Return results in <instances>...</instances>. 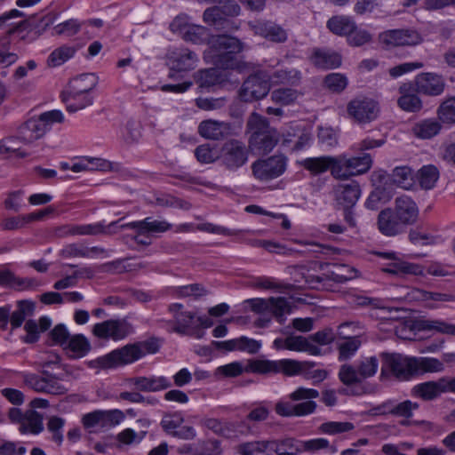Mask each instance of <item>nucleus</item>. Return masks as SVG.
<instances>
[{
  "label": "nucleus",
  "mask_w": 455,
  "mask_h": 455,
  "mask_svg": "<svg viewBox=\"0 0 455 455\" xmlns=\"http://www.w3.org/2000/svg\"><path fill=\"white\" fill-rule=\"evenodd\" d=\"M327 28L335 35L348 36L355 28V21L347 16H334L327 21Z\"/></svg>",
  "instance_id": "e433bc0d"
},
{
  "label": "nucleus",
  "mask_w": 455,
  "mask_h": 455,
  "mask_svg": "<svg viewBox=\"0 0 455 455\" xmlns=\"http://www.w3.org/2000/svg\"><path fill=\"white\" fill-rule=\"evenodd\" d=\"M313 366L314 363L299 362L292 359H283L279 361L250 360L248 362L247 371L259 374L283 372L288 376H294L303 374L307 368Z\"/></svg>",
  "instance_id": "39448f33"
},
{
  "label": "nucleus",
  "mask_w": 455,
  "mask_h": 455,
  "mask_svg": "<svg viewBox=\"0 0 455 455\" xmlns=\"http://www.w3.org/2000/svg\"><path fill=\"white\" fill-rule=\"evenodd\" d=\"M276 320L283 323L285 320V315L290 314L291 305L289 300L283 297L270 298V305L268 307Z\"/></svg>",
  "instance_id": "49530a36"
},
{
  "label": "nucleus",
  "mask_w": 455,
  "mask_h": 455,
  "mask_svg": "<svg viewBox=\"0 0 455 455\" xmlns=\"http://www.w3.org/2000/svg\"><path fill=\"white\" fill-rule=\"evenodd\" d=\"M417 179L423 189H432L439 179V171L433 164L424 165L418 171Z\"/></svg>",
  "instance_id": "79ce46f5"
},
{
  "label": "nucleus",
  "mask_w": 455,
  "mask_h": 455,
  "mask_svg": "<svg viewBox=\"0 0 455 455\" xmlns=\"http://www.w3.org/2000/svg\"><path fill=\"white\" fill-rule=\"evenodd\" d=\"M357 276V270L347 265H340L336 270L330 271L327 277L336 283H343Z\"/></svg>",
  "instance_id": "8fccbe9b"
},
{
  "label": "nucleus",
  "mask_w": 455,
  "mask_h": 455,
  "mask_svg": "<svg viewBox=\"0 0 455 455\" xmlns=\"http://www.w3.org/2000/svg\"><path fill=\"white\" fill-rule=\"evenodd\" d=\"M143 357V352L137 343L128 344L121 348L96 359L97 364L102 369L116 368L120 365L132 363Z\"/></svg>",
  "instance_id": "6e6552de"
},
{
  "label": "nucleus",
  "mask_w": 455,
  "mask_h": 455,
  "mask_svg": "<svg viewBox=\"0 0 455 455\" xmlns=\"http://www.w3.org/2000/svg\"><path fill=\"white\" fill-rule=\"evenodd\" d=\"M414 374L422 375L427 372H441L444 370V364L434 357H414Z\"/></svg>",
  "instance_id": "4c0bfd02"
},
{
  "label": "nucleus",
  "mask_w": 455,
  "mask_h": 455,
  "mask_svg": "<svg viewBox=\"0 0 455 455\" xmlns=\"http://www.w3.org/2000/svg\"><path fill=\"white\" fill-rule=\"evenodd\" d=\"M270 90L268 80L259 74L250 76L243 84L239 96L243 101L251 102L267 95Z\"/></svg>",
  "instance_id": "f3484780"
},
{
  "label": "nucleus",
  "mask_w": 455,
  "mask_h": 455,
  "mask_svg": "<svg viewBox=\"0 0 455 455\" xmlns=\"http://www.w3.org/2000/svg\"><path fill=\"white\" fill-rule=\"evenodd\" d=\"M147 431L136 433L132 428H126L117 435L116 439L121 444L131 445L139 443L145 437Z\"/></svg>",
  "instance_id": "338daca9"
},
{
  "label": "nucleus",
  "mask_w": 455,
  "mask_h": 455,
  "mask_svg": "<svg viewBox=\"0 0 455 455\" xmlns=\"http://www.w3.org/2000/svg\"><path fill=\"white\" fill-rule=\"evenodd\" d=\"M379 362L375 356L365 357L357 364L358 374L361 379H365L374 376L378 371Z\"/></svg>",
  "instance_id": "3c124183"
},
{
  "label": "nucleus",
  "mask_w": 455,
  "mask_h": 455,
  "mask_svg": "<svg viewBox=\"0 0 455 455\" xmlns=\"http://www.w3.org/2000/svg\"><path fill=\"white\" fill-rule=\"evenodd\" d=\"M168 64L172 70L188 72L194 70L198 63V55L188 48H175L167 55Z\"/></svg>",
  "instance_id": "a211bd4d"
},
{
  "label": "nucleus",
  "mask_w": 455,
  "mask_h": 455,
  "mask_svg": "<svg viewBox=\"0 0 455 455\" xmlns=\"http://www.w3.org/2000/svg\"><path fill=\"white\" fill-rule=\"evenodd\" d=\"M273 84H287L290 86H298L302 80V73L294 68H284L275 70L269 76Z\"/></svg>",
  "instance_id": "2f4dec72"
},
{
  "label": "nucleus",
  "mask_w": 455,
  "mask_h": 455,
  "mask_svg": "<svg viewBox=\"0 0 455 455\" xmlns=\"http://www.w3.org/2000/svg\"><path fill=\"white\" fill-rule=\"evenodd\" d=\"M206 36V28L203 26L189 24L181 37L193 44H201Z\"/></svg>",
  "instance_id": "bf43d9fd"
},
{
  "label": "nucleus",
  "mask_w": 455,
  "mask_h": 455,
  "mask_svg": "<svg viewBox=\"0 0 455 455\" xmlns=\"http://www.w3.org/2000/svg\"><path fill=\"white\" fill-rule=\"evenodd\" d=\"M299 164L313 176L330 171L331 175L336 180V156L324 155L307 157L299 161Z\"/></svg>",
  "instance_id": "6ab92c4d"
},
{
  "label": "nucleus",
  "mask_w": 455,
  "mask_h": 455,
  "mask_svg": "<svg viewBox=\"0 0 455 455\" xmlns=\"http://www.w3.org/2000/svg\"><path fill=\"white\" fill-rule=\"evenodd\" d=\"M80 22L76 19H70L53 28V34L58 36H72L79 32Z\"/></svg>",
  "instance_id": "4d7b16f0"
},
{
  "label": "nucleus",
  "mask_w": 455,
  "mask_h": 455,
  "mask_svg": "<svg viewBox=\"0 0 455 455\" xmlns=\"http://www.w3.org/2000/svg\"><path fill=\"white\" fill-rule=\"evenodd\" d=\"M197 132L206 140H220L232 134V127L227 122L207 119L199 124Z\"/></svg>",
  "instance_id": "412c9836"
},
{
  "label": "nucleus",
  "mask_w": 455,
  "mask_h": 455,
  "mask_svg": "<svg viewBox=\"0 0 455 455\" xmlns=\"http://www.w3.org/2000/svg\"><path fill=\"white\" fill-rule=\"evenodd\" d=\"M372 163V157L369 153L360 156L338 155L336 156V180H347L352 177L364 174L370 171Z\"/></svg>",
  "instance_id": "0eeeda50"
},
{
  "label": "nucleus",
  "mask_w": 455,
  "mask_h": 455,
  "mask_svg": "<svg viewBox=\"0 0 455 455\" xmlns=\"http://www.w3.org/2000/svg\"><path fill=\"white\" fill-rule=\"evenodd\" d=\"M133 326L126 319H109L96 323L92 334L103 339L121 340L133 333Z\"/></svg>",
  "instance_id": "9b49d317"
},
{
  "label": "nucleus",
  "mask_w": 455,
  "mask_h": 455,
  "mask_svg": "<svg viewBox=\"0 0 455 455\" xmlns=\"http://www.w3.org/2000/svg\"><path fill=\"white\" fill-rule=\"evenodd\" d=\"M288 159L283 155H274L255 161L251 164L252 174L259 181H268L283 175L287 168Z\"/></svg>",
  "instance_id": "1a4fd4ad"
},
{
  "label": "nucleus",
  "mask_w": 455,
  "mask_h": 455,
  "mask_svg": "<svg viewBox=\"0 0 455 455\" xmlns=\"http://www.w3.org/2000/svg\"><path fill=\"white\" fill-rule=\"evenodd\" d=\"M205 294L206 290L204 286L198 283L179 286L174 290V295L178 298H185L190 296L198 298Z\"/></svg>",
  "instance_id": "e2e57ef3"
},
{
  "label": "nucleus",
  "mask_w": 455,
  "mask_h": 455,
  "mask_svg": "<svg viewBox=\"0 0 455 455\" xmlns=\"http://www.w3.org/2000/svg\"><path fill=\"white\" fill-rule=\"evenodd\" d=\"M443 125L438 118H427L418 122L412 131L416 137L428 140L439 134Z\"/></svg>",
  "instance_id": "473e14b6"
},
{
  "label": "nucleus",
  "mask_w": 455,
  "mask_h": 455,
  "mask_svg": "<svg viewBox=\"0 0 455 455\" xmlns=\"http://www.w3.org/2000/svg\"><path fill=\"white\" fill-rule=\"evenodd\" d=\"M64 424L65 420L56 416L51 417L47 423V428L52 434V441L59 445H60L63 441L62 428Z\"/></svg>",
  "instance_id": "69168bd1"
},
{
  "label": "nucleus",
  "mask_w": 455,
  "mask_h": 455,
  "mask_svg": "<svg viewBox=\"0 0 455 455\" xmlns=\"http://www.w3.org/2000/svg\"><path fill=\"white\" fill-rule=\"evenodd\" d=\"M443 394L442 378L436 381L430 380L415 385L411 388V395L424 401H433Z\"/></svg>",
  "instance_id": "c756f323"
},
{
  "label": "nucleus",
  "mask_w": 455,
  "mask_h": 455,
  "mask_svg": "<svg viewBox=\"0 0 455 455\" xmlns=\"http://www.w3.org/2000/svg\"><path fill=\"white\" fill-rule=\"evenodd\" d=\"M347 111L355 122L368 124L378 118L380 107L379 102L371 98L357 97L348 102Z\"/></svg>",
  "instance_id": "9d476101"
},
{
  "label": "nucleus",
  "mask_w": 455,
  "mask_h": 455,
  "mask_svg": "<svg viewBox=\"0 0 455 455\" xmlns=\"http://www.w3.org/2000/svg\"><path fill=\"white\" fill-rule=\"evenodd\" d=\"M275 443H269V441H255L241 444L239 446V453L241 455H255L257 453L275 450Z\"/></svg>",
  "instance_id": "de8ad7c7"
},
{
  "label": "nucleus",
  "mask_w": 455,
  "mask_h": 455,
  "mask_svg": "<svg viewBox=\"0 0 455 455\" xmlns=\"http://www.w3.org/2000/svg\"><path fill=\"white\" fill-rule=\"evenodd\" d=\"M183 307L180 303H172L168 307L169 312L172 315V320H162L161 322L164 323L169 331L184 335L188 334L194 329L196 314L185 311Z\"/></svg>",
  "instance_id": "f8f14e48"
},
{
  "label": "nucleus",
  "mask_w": 455,
  "mask_h": 455,
  "mask_svg": "<svg viewBox=\"0 0 455 455\" xmlns=\"http://www.w3.org/2000/svg\"><path fill=\"white\" fill-rule=\"evenodd\" d=\"M355 428L351 422L328 421L320 425V432L327 435H337L349 432Z\"/></svg>",
  "instance_id": "603ef678"
},
{
  "label": "nucleus",
  "mask_w": 455,
  "mask_h": 455,
  "mask_svg": "<svg viewBox=\"0 0 455 455\" xmlns=\"http://www.w3.org/2000/svg\"><path fill=\"white\" fill-rule=\"evenodd\" d=\"M104 163L100 158H89L84 157L79 160L77 163H75L71 165L70 170L75 172H85V171H93L102 168Z\"/></svg>",
  "instance_id": "13d9d810"
},
{
  "label": "nucleus",
  "mask_w": 455,
  "mask_h": 455,
  "mask_svg": "<svg viewBox=\"0 0 455 455\" xmlns=\"http://www.w3.org/2000/svg\"><path fill=\"white\" fill-rule=\"evenodd\" d=\"M311 61L318 68L332 69L340 67L342 57L338 52L331 49L316 48L313 51Z\"/></svg>",
  "instance_id": "cd10ccee"
},
{
  "label": "nucleus",
  "mask_w": 455,
  "mask_h": 455,
  "mask_svg": "<svg viewBox=\"0 0 455 455\" xmlns=\"http://www.w3.org/2000/svg\"><path fill=\"white\" fill-rule=\"evenodd\" d=\"M98 77L93 74H83L70 80L67 87L74 89L76 92H86L92 94L96 88Z\"/></svg>",
  "instance_id": "a19ab883"
},
{
  "label": "nucleus",
  "mask_w": 455,
  "mask_h": 455,
  "mask_svg": "<svg viewBox=\"0 0 455 455\" xmlns=\"http://www.w3.org/2000/svg\"><path fill=\"white\" fill-rule=\"evenodd\" d=\"M172 224L166 220H153L152 218H146L142 220L132 221L121 225L120 229H136L140 234L147 233H164L172 228Z\"/></svg>",
  "instance_id": "c85d7f7f"
},
{
  "label": "nucleus",
  "mask_w": 455,
  "mask_h": 455,
  "mask_svg": "<svg viewBox=\"0 0 455 455\" xmlns=\"http://www.w3.org/2000/svg\"><path fill=\"white\" fill-rule=\"evenodd\" d=\"M249 148L258 155L271 152L279 141L278 132L271 127L264 116L253 112L248 118Z\"/></svg>",
  "instance_id": "f03ea898"
},
{
  "label": "nucleus",
  "mask_w": 455,
  "mask_h": 455,
  "mask_svg": "<svg viewBox=\"0 0 455 455\" xmlns=\"http://www.w3.org/2000/svg\"><path fill=\"white\" fill-rule=\"evenodd\" d=\"M244 48L243 43L238 38L228 35L212 36L208 41V48L204 52V59L217 68H207L195 74V81L202 89L210 88L223 82L221 71L219 68H232L235 65L234 56Z\"/></svg>",
  "instance_id": "f257e3e1"
},
{
  "label": "nucleus",
  "mask_w": 455,
  "mask_h": 455,
  "mask_svg": "<svg viewBox=\"0 0 455 455\" xmlns=\"http://www.w3.org/2000/svg\"><path fill=\"white\" fill-rule=\"evenodd\" d=\"M76 52L75 48L68 45H62L55 49L48 57L47 63L49 67H59L71 59Z\"/></svg>",
  "instance_id": "a18cd8bd"
},
{
  "label": "nucleus",
  "mask_w": 455,
  "mask_h": 455,
  "mask_svg": "<svg viewBox=\"0 0 455 455\" xmlns=\"http://www.w3.org/2000/svg\"><path fill=\"white\" fill-rule=\"evenodd\" d=\"M128 382L141 392H160L172 386L171 379L165 376H136L128 379Z\"/></svg>",
  "instance_id": "aec40b11"
},
{
  "label": "nucleus",
  "mask_w": 455,
  "mask_h": 455,
  "mask_svg": "<svg viewBox=\"0 0 455 455\" xmlns=\"http://www.w3.org/2000/svg\"><path fill=\"white\" fill-rule=\"evenodd\" d=\"M393 212L396 214L400 223L410 226L413 225L419 217V208L416 203L408 196H401L395 200Z\"/></svg>",
  "instance_id": "5701e85b"
},
{
  "label": "nucleus",
  "mask_w": 455,
  "mask_h": 455,
  "mask_svg": "<svg viewBox=\"0 0 455 455\" xmlns=\"http://www.w3.org/2000/svg\"><path fill=\"white\" fill-rule=\"evenodd\" d=\"M44 430L43 417L34 410H28L25 412L24 420L20 426L21 434L30 433L38 435Z\"/></svg>",
  "instance_id": "f704fd0d"
},
{
  "label": "nucleus",
  "mask_w": 455,
  "mask_h": 455,
  "mask_svg": "<svg viewBox=\"0 0 455 455\" xmlns=\"http://www.w3.org/2000/svg\"><path fill=\"white\" fill-rule=\"evenodd\" d=\"M64 121L60 110H51L26 121L19 129V135L24 143H32L49 132L53 124Z\"/></svg>",
  "instance_id": "20e7f679"
},
{
  "label": "nucleus",
  "mask_w": 455,
  "mask_h": 455,
  "mask_svg": "<svg viewBox=\"0 0 455 455\" xmlns=\"http://www.w3.org/2000/svg\"><path fill=\"white\" fill-rule=\"evenodd\" d=\"M261 345L259 341L245 336L222 342V347L228 351L239 350L249 354H256Z\"/></svg>",
  "instance_id": "72a5a7b5"
},
{
  "label": "nucleus",
  "mask_w": 455,
  "mask_h": 455,
  "mask_svg": "<svg viewBox=\"0 0 455 455\" xmlns=\"http://www.w3.org/2000/svg\"><path fill=\"white\" fill-rule=\"evenodd\" d=\"M251 28L255 35L273 43L283 44L288 39L287 31L282 26L273 21H257L251 24Z\"/></svg>",
  "instance_id": "4be33fe9"
},
{
  "label": "nucleus",
  "mask_w": 455,
  "mask_h": 455,
  "mask_svg": "<svg viewBox=\"0 0 455 455\" xmlns=\"http://www.w3.org/2000/svg\"><path fill=\"white\" fill-rule=\"evenodd\" d=\"M89 339L83 334L72 335L63 347L68 357L79 359L85 356L91 350Z\"/></svg>",
  "instance_id": "7c9ffc66"
},
{
  "label": "nucleus",
  "mask_w": 455,
  "mask_h": 455,
  "mask_svg": "<svg viewBox=\"0 0 455 455\" xmlns=\"http://www.w3.org/2000/svg\"><path fill=\"white\" fill-rule=\"evenodd\" d=\"M50 337L53 344L64 347L71 336L67 327L63 323H60L50 331Z\"/></svg>",
  "instance_id": "774afa93"
},
{
  "label": "nucleus",
  "mask_w": 455,
  "mask_h": 455,
  "mask_svg": "<svg viewBox=\"0 0 455 455\" xmlns=\"http://www.w3.org/2000/svg\"><path fill=\"white\" fill-rule=\"evenodd\" d=\"M436 116L443 125L455 124V96L448 97L440 103Z\"/></svg>",
  "instance_id": "ea45409f"
},
{
  "label": "nucleus",
  "mask_w": 455,
  "mask_h": 455,
  "mask_svg": "<svg viewBox=\"0 0 455 455\" xmlns=\"http://www.w3.org/2000/svg\"><path fill=\"white\" fill-rule=\"evenodd\" d=\"M21 377L28 387L38 393L60 395L68 392V388L62 384L64 377L52 374L47 370H42L40 374L23 372Z\"/></svg>",
  "instance_id": "423d86ee"
},
{
  "label": "nucleus",
  "mask_w": 455,
  "mask_h": 455,
  "mask_svg": "<svg viewBox=\"0 0 455 455\" xmlns=\"http://www.w3.org/2000/svg\"><path fill=\"white\" fill-rule=\"evenodd\" d=\"M379 230L387 236H395L403 232L405 226L400 223L393 209L382 210L378 216Z\"/></svg>",
  "instance_id": "bb28decb"
},
{
  "label": "nucleus",
  "mask_w": 455,
  "mask_h": 455,
  "mask_svg": "<svg viewBox=\"0 0 455 455\" xmlns=\"http://www.w3.org/2000/svg\"><path fill=\"white\" fill-rule=\"evenodd\" d=\"M390 180L396 186L408 189L412 184L411 169L408 166L395 167L390 174Z\"/></svg>",
  "instance_id": "c03bdc74"
},
{
  "label": "nucleus",
  "mask_w": 455,
  "mask_h": 455,
  "mask_svg": "<svg viewBox=\"0 0 455 455\" xmlns=\"http://www.w3.org/2000/svg\"><path fill=\"white\" fill-rule=\"evenodd\" d=\"M382 371L388 370L399 379L408 380L414 374V357L401 354H383Z\"/></svg>",
  "instance_id": "ddd939ff"
},
{
  "label": "nucleus",
  "mask_w": 455,
  "mask_h": 455,
  "mask_svg": "<svg viewBox=\"0 0 455 455\" xmlns=\"http://www.w3.org/2000/svg\"><path fill=\"white\" fill-rule=\"evenodd\" d=\"M419 93L437 96L444 91L445 84L443 77L434 73H421L415 80Z\"/></svg>",
  "instance_id": "b1692460"
},
{
  "label": "nucleus",
  "mask_w": 455,
  "mask_h": 455,
  "mask_svg": "<svg viewBox=\"0 0 455 455\" xmlns=\"http://www.w3.org/2000/svg\"><path fill=\"white\" fill-rule=\"evenodd\" d=\"M340 381L347 386H350L362 381L358 370L351 364H343L339 371Z\"/></svg>",
  "instance_id": "5fc2aeb1"
},
{
  "label": "nucleus",
  "mask_w": 455,
  "mask_h": 455,
  "mask_svg": "<svg viewBox=\"0 0 455 455\" xmlns=\"http://www.w3.org/2000/svg\"><path fill=\"white\" fill-rule=\"evenodd\" d=\"M249 153L243 142L228 140L221 148V161L228 170H237L248 161Z\"/></svg>",
  "instance_id": "dca6fc26"
},
{
  "label": "nucleus",
  "mask_w": 455,
  "mask_h": 455,
  "mask_svg": "<svg viewBox=\"0 0 455 455\" xmlns=\"http://www.w3.org/2000/svg\"><path fill=\"white\" fill-rule=\"evenodd\" d=\"M398 106L407 112H418L422 108L420 99L415 94H405L397 100Z\"/></svg>",
  "instance_id": "680f3d73"
},
{
  "label": "nucleus",
  "mask_w": 455,
  "mask_h": 455,
  "mask_svg": "<svg viewBox=\"0 0 455 455\" xmlns=\"http://www.w3.org/2000/svg\"><path fill=\"white\" fill-rule=\"evenodd\" d=\"M333 191L335 200L343 208L353 207L361 196V188L356 181L338 184Z\"/></svg>",
  "instance_id": "393cba45"
},
{
  "label": "nucleus",
  "mask_w": 455,
  "mask_h": 455,
  "mask_svg": "<svg viewBox=\"0 0 455 455\" xmlns=\"http://www.w3.org/2000/svg\"><path fill=\"white\" fill-rule=\"evenodd\" d=\"M35 306L32 302L28 300H20L17 303V308L13 311H10V318L9 322L11 323L12 329H17L20 327L25 321V319L32 315L34 312Z\"/></svg>",
  "instance_id": "c9c22d12"
},
{
  "label": "nucleus",
  "mask_w": 455,
  "mask_h": 455,
  "mask_svg": "<svg viewBox=\"0 0 455 455\" xmlns=\"http://www.w3.org/2000/svg\"><path fill=\"white\" fill-rule=\"evenodd\" d=\"M124 419L122 411L115 409L101 411V427H112L120 424Z\"/></svg>",
  "instance_id": "0e129e2a"
},
{
  "label": "nucleus",
  "mask_w": 455,
  "mask_h": 455,
  "mask_svg": "<svg viewBox=\"0 0 455 455\" xmlns=\"http://www.w3.org/2000/svg\"><path fill=\"white\" fill-rule=\"evenodd\" d=\"M379 39L387 47L415 46L423 42L420 33L412 28L387 30L379 34Z\"/></svg>",
  "instance_id": "4468645a"
},
{
  "label": "nucleus",
  "mask_w": 455,
  "mask_h": 455,
  "mask_svg": "<svg viewBox=\"0 0 455 455\" xmlns=\"http://www.w3.org/2000/svg\"><path fill=\"white\" fill-rule=\"evenodd\" d=\"M62 101L69 113H76L93 104V97L86 92H76L67 87L61 93Z\"/></svg>",
  "instance_id": "a878e982"
},
{
  "label": "nucleus",
  "mask_w": 455,
  "mask_h": 455,
  "mask_svg": "<svg viewBox=\"0 0 455 455\" xmlns=\"http://www.w3.org/2000/svg\"><path fill=\"white\" fill-rule=\"evenodd\" d=\"M362 344V340L359 335H354L350 339H347L339 343V359L345 361L351 358L358 350Z\"/></svg>",
  "instance_id": "37998d69"
},
{
  "label": "nucleus",
  "mask_w": 455,
  "mask_h": 455,
  "mask_svg": "<svg viewBox=\"0 0 455 455\" xmlns=\"http://www.w3.org/2000/svg\"><path fill=\"white\" fill-rule=\"evenodd\" d=\"M422 331H435L443 335L455 336V324L442 319H427L419 323Z\"/></svg>",
  "instance_id": "58836bf2"
},
{
  "label": "nucleus",
  "mask_w": 455,
  "mask_h": 455,
  "mask_svg": "<svg viewBox=\"0 0 455 455\" xmlns=\"http://www.w3.org/2000/svg\"><path fill=\"white\" fill-rule=\"evenodd\" d=\"M240 7L234 0L220 1L218 5L207 8L204 12V20L212 26L224 28L223 24H229L228 17L237 16Z\"/></svg>",
  "instance_id": "2eb2a0df"
},
{
  "label": "nucleus",
  "mask_w": 455,
  "mask_h": 455,
  "mask_svg": "<svg viewBox=\"0 0 455 455\" xmlns=\"http://www.w3.org/2000/svg\"><path fill=\"white\" fill-rule=\"evenodd\" d=\"M319 392L314 388L299 387L289 395L292 401L307 400L292 404L290 402L279 401L275 404L276 414L282 417H302L313 413L316 409V403L311 399L317 398Z\"/></svg>",
  "instance_id": "7ed1b4c3"
},
{
  "label": "nucleus",
  "mask_w": 455,
  "mask_h": 455,
  "mask_svg": "<svg viewBox=\"0 0 455 455\" xmlns=\"http://www.w3.org/2000/svg\"><path fill=\"white\" fill-rule=\"evenodd\" d=\"M118 222L119 220L113 221L107 226L102 222L85 224L86 235H111L116 233V228Z\"/></svg>",
  "instance_id": "6e6d98bb"
},
{
  "label": "nucleus",
  "mask_w": 455,
  "mask_h": 455,
  "mask_svg": "<svg viewBox=\"0 0 455 455\" xmlns=\"http://www.w3.org/2000/svg\"><path fill=\"white\" fill-rule=\"evenodd\" d=\"M183 421L184 419L180 413H173L164 416L160 424L166 433L174 435Z\"/></svg>",
  "instance_id": "052dcab7"
},
{
  "label": "nucleus",
  "mask_w": 455,
  "mask_h": 455,
  "mask_svg": "<svg viewBox=\"0 0 455 455\" xmlns=\"http://www.w3.org/2000/svg\"><path fill=\"white\" fill-rule=\"evenodd\" d=\"M348 81L345 75L340 73H331L325 76L324 84L325 86L334 92H340L346 89Z\"/></svg>",
  "instance_id": "864d4df0"
},
{
  "label": "nucleus",
  "mask_w": 455,
  "mask_h": 455,
  "mask_svg": "<svg viewBox=\"0 0 455 455\" xmlns=\"http://www.w3.org/2000/svg\"><path fill=\"white\" fill-rule=\"evenodd\" d=\"M300 93L298 90L293 88H279L271 92V100L281 105L292 104Z\"/></svg>",
  "instance_id": "09e8293b"
}]
</instances>
